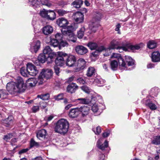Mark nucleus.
Returning a JSON list of instances; mask_svg holds the SVG:
<instances>
[{
    "mask_svg": "<svg viewBox=\"0 0 160 160\" xmlns=\"http://www.w3.org/2000/svg\"><path fill=\"white\" fill-rule=\"evenodd\" d=\"M26 85L24 83L22 78H19L17 82H13L7 84L6 88L7 91L12 95H16L18 93L23 92L26 88Z\"/></svg>",
    "mask_w": 160,
    "mask_h": 160,
    "instance_id": "f257e3e1",
    "label": "nucleus"
},
{
    "mask_svg": "<svg viewBox=\"0 0 160 160\" xmlns=\"http://www.w3.org/2000/svg\"><path fill=\"white\" fill-rule=\"evenodd\" d=\"M69 127L68 121L66 119H62L57 122L55 131L57 132L64 135L68 131Z\"/></svg>",
    "mask_w": 160,
    "mask_h": 160,
    "instance_id": "f03ea898",
    "label": "nucleus"
},
{
    "mask_svg": "<svg viewBox=\"0 0 160 160\" xmlns=\"http://www.w3.org/2000/svg\"><path fill=\"white\" fill-rule=\"evenodd\" d=\"M102 14L98 12H96L95 16L89 25V28L92 32H95L97 30L98 27L100 25L99 22L101 20Z\"/></svg>",
    "mask_w": 160,
    "mask_h": 160,
    "instance_id": "7ed1b4c3",
    "label": "nucleus"
},
{
    "mask_svg": "<svg viewBox=\"0 0 160 160\" xmlns=\"http://www.w3.org/2000/svg\"><path fill=\"white\" fill-rule=\"evenodd\" d=\"M74 28L73 25H71L68 27V30L61 31L64 36L67 37V39L69 42H76L77 38L72 32Z\"/></svg>",
    "mask_w": 160,
    "mask_h": 160,
    "instance_id": "20e7f679",
    "label": "nucleus"
},
{
    "mask_svg": "<svg viewBox=\"0 0 160 160\" xmlns=\"http://www.w3.org/2000/svg\"><path fill=\"white\" fill-rule=\"evenodd\" d=\"M65 55H66V53L63 52H58V56H56L54 60L57 66H63L65 62V59L67 58V56H65Z\"/></svg>",
    "mask_w": 160,
    "mask_h": 160,
    "instance_id": "39448f33",
    "label": "nucleus"
},
{
    "mask_svg": "<svg viewBox=\"0 0 160 160\" xmlns=\"http://www.w3.org/2000/svg\"><path fill=\"white\" fill-rule=\"evenodd\" d=\"M43 53L46 55L49 56L48 58V61H54L55 58L56 57V54L53 52L52 49L49 46H46L43 50Z\"/></svg>",
    "mask_w": 160,
    "mask_h": 160,
    "instance_id": "423d86ee",
    "label": "nucleus"
},
{
    "mask_svg": "<svg viewBox=\"0 0 160 160\" xmlns=\"http://www.w3.org/2000/svg\"><path fill=\"white\" fill-rule=\"evenodd\" d=\"M86 63V62L82 58H80L77 62L76 61L74 67L76 71H79L85 68Z\"/></svg>",
    "mask_w": 160,
    "mask_h": 160,
    "instance_id": "0eeeda50",
    "label": "nucleus"
},
{
    "mask_svg": "<svg viewBox=\"0 0 160 160\" xmlns=\"http://www.w3.org/2000/svg\"><path fill=\"white\" fill-rule=\"evenodd\" d=\"M66 56L67 58L65 59L66 65L69 67L74 66L76 61V59L75 56L72 55L68 56L67 53L66 55H65V56Z\"/></svg>",
    "mask_w": 160,
    "mask_h": 160,
    "instance_id": "6e6552de",
    "label": "nucleus"
},
{
    "mask_svg": "<svg viewBox=\"0 0 160 160\" xmlns=\"http://www.w3.org/2000/svg\"><path fill=\"white\" fill-rule=\"evenodd\" d=\"M57 24L61 28L63 29H67L69 26H68L69 24V22L67 19L64 18H60L57 20Z\"/></svg>",
    "mask_w": 160,
    "mask_h": 160,
    "instance_id": "1a4fd4ad",
    "label": "nucleus"
},
{
    "mask_svg": "<svg viewBox=\"0 0 160 160\" xmlns=\"http://www.w3.org/2000/svg\"><path fill=\"white\" fill-rule=\"evenodd\" d=\"M53 74V72L51 69H47L46 70L43 69L40 76L42 78H44L48 79L52 77Z\"/></svg>",
    "mask_w": 160,
    "mask_h": 160,
    "instance_id": "9d476101",
    "label": "nucleus"
},
{
    "mask_svg": "<svg viewBox=\"0 0 160 160\" xmlns=\"http://www.w3.org/2000/svg\"><path fill=\"white\" fill-rule=\"evenodd\" d=\"M27 67L28 70L29 75L35 76L38 73V71L36 67L31 63H28L27 64Z\"/></svg>",
    "mask_w": 160,
    "mask_h": 160,
    "instance_id": "9b49d317",
    "label": "nucleus"
},
{
    "mask_svg": "<svg viewBox=\"0 0 160 160\" xmlns=\"http://www.w3.org/2000/svg\"><path fill=\"white\" fill-rule=\"evenodd\" d=\"M40 47V42L38 40H35L31 44L30 50L32 53H36Z\"/></svg>",
    "mask_w": 160,
    "mask_h": 160,
    "instance_id": "f8f14e48",
    "label": "nucleus"
},
{
    "mask_svg": "<svg viewBox=\"0 0 160 160\" xmlns=\"http://www.w3.org/2000/svg\"><path fill=\"white\" fill-rule=\"evenodd\" d=\"M111 57L117 58L118 61L120 68H121V67H125L126 63L121 54L117 53H113Z\"/></svg>",
    "mask_w": 160,
    "mask_h": 160,
    "instance_id": "ddd939ff",
    "label": "nucleus"
},
{
    "mask_svg": "<svg viewBox=\"0 0 160 160\" xmlns=\"http://www.w3.org/2000/svg\"><path fill=\"white\" fill-rule=\"evenodd\" d=\"M73 18L76 22L80 23L83 22L84 20V15L82 13L78 12L73 13Z\"/></svg>",
    "mask_w": 160,
    "mask_h": 160,
    "instance_id": "4468645a",
    "label": "nucleus"
},
{
    "mask_svg": "<svg viewBox=\"0 0 160 160\" xmlns=\"http://www.w3.org/2000/svg\"><path fill=\"white\" fill-rule=\"evenodd\" d=\"M75 50L76 52L80 55L85 54L88 52L86 48L81 45H78L76 46Z\"/></svg>",
    "mask_w": 160,
    "mask_h": 160,
    "instance_id": "2eb2a0df",
    "label": "nucleus"
},
{
    "mask_svg": "<svg viewBox=\"0 0 160 160\" xmlns=\"http://www.w3.org/2000/svg\"><path fill=\"white\" fill-rule=\"evenodd\" d=\"M78 86L76 83H72L69 84L67 87V91L70 93H74L78 89Z\"/></svg>",
    "mask_w": 160,
    "mask_h": 160,
    "instance_id": "dca6fc26",
    "label": "nucleus"
},
{
    "mask_svg": "<svg viewBox=\"0 0 160 160\" xmlns=\"http://www.w3.org/2000/svg\"><path fill=\"white\" fill-rule=\"evenodd\" d=\"M78 108L71 109L69 112L68 116L71 118H77L80 114Z\"/></svg>",
    "mask_w": 160,
    "mask_h": 160,
    "instance_id": "f3484780",
    "label": "nucleus"
},
{
    "mask_svg": "<svg viewBox=\"0 0 160 160\" xmlns=\"http://www.w3.org/2000/svg\"><path fill=\"white\" fill-rule=\"evenodd\" d=\"M122 43L113 40L110 42V45L107 49L109 50L111 49H119L120 48V46Z\"/></svg>",
    "mask_w": 160,
    "mask_h": 160,
    "instance_id": "a211bd4d",
    "label": "nucleus"
},
{
    "mask_svg": "<svg viewBox=\"0 0 160 160\" xmlns=\"http://www.w3.org/2000/svg\"><path fill=\"white\" fill-rule=\"evenodd\" d=\"M49 57V56L46 55L43 53L39 54L38 58L42 63H44L46 61H47L48 64L52 63L54 61H48V58Z\"/></svg>",
    "mask_w": 160,
    "mask_h": 160,
    "instance_id": "6ab92c4d",
    "label": "nucleus"
},
{
    "mask_svg": "<svg viewBox=\"0 0 160 160\" xmlns=\"http://www.w3.org/2000/svg\"><path fill=\"white\" fill-rule=\"evenodd\" d=\"M152 61L154 62H160V53L159 51L153 52L151 55Z\"/></svg>",
    "mask_w": 160,
    "mask_h": 160,
    "instance_id": "aec40b11",
    "label": "nucleus"
},
{
    "mask_svg": "<svg viewBox=\"0 0 160 160\" xmlns=\"http://www.w3.org/2000/svg\"><path fill=\"white\" fill-rule=\"evenodd\" d=\"M97 144L98 148L102 151L105 150L108 146V142L107 140H105L103 143L102 144L100 140H99L97 141Z\"/></svg>",
    "mask_w": 160,
    "mask_h": 160,
    "instance_id": "412c9836",
    "label": "nucleus"
},
{
    "mask_svg": "<svg viewBox=\"0 0 160 160\" xmlns=\"http://www.w3.org/2000/svg\"><path fill=\"white\" fill-rule=\"evenodd\" d=\"M78 109L80 112V114L82 113V116L83 117L88 114L90 110L89 108L85 106H83L79 108H78Z\"/></svg>",
    "mask_w": 160,
    "mask_h": 160,
    "instance_id": "4be33fe9",
    "label": "nucleus"
},
{
    "mask_svg": "<svg viewBox=\"0 0 160 160\" xmlns=\"http://www.w3.org/2000/svg\"><path fill=\"white\" fill-rule=\"evenodd\" d=\"M28 4L34 9H36L40 6V3L38 0H28Z\"/></svg>",
    "mask_w": 160,
    "mask_h": 160,
    "instance_id": "5701e85b",
    "label": "nucleus"
},
{
    "mask_svg": "<svg viewBox=\"0 0 160 160\" xmlns=\"http://www.w3.org/2000/svg\"><path fill=\"white\" fill-rule=\"evenodd\" d=\"M53 28L50 25H46L43 27L42 32L45 35H48L52 33L53 32Z\"/></svg>",
    "mask_w": 160,
    "mask_h": 160,
    "instance_id": "b1692460",
    "label": "nucleus"
},
{
    "mask_svg": "<svg viewBox=\"0 0 160 160\" xmlns=\"http://www.w3.org/2000/svg\"><path fill=\"white\" fill-rule=\"evenodd\" d=\"M145 104L147 107H148L152 110H155L157 107L154 103L152 102L149 99H147L145 102Z\"/></svg>",
    "mask_w": 160,
    "mask_h": 160,
    "instance_id": "393cba45",
    "label": "nucleus"
},
{
    "mask_svg": "<svg viewBox=\"0 0 160 160\" xmlns=\"http://www.w3.org/2000/svg\"><path fill=\"white\" fill-rule=\"evenodd\" d=\"M96 72L95 68L93 67H90L87 70L86 75L87 77H90L95 75Z\"/></svg>",
    "mask_w": 160,
    "mask_h": 160,
    "instance_id": "a878e982",
    "label": "nucleus"
},
{
    "mask_svg": "<svg viewBox=\"0 0 160 160\" xmlns=\"http://www.w3.org/2000/svg\"><path fill=\"white\" fill-rule=\"evenodd\" d=\"M55 12V10L54 11L48 10L47 19L52 20H54L56 18Z\"/></svg>",
    "mask_w": 160,
    "mask_h": 160,
    "instance_id": "bb28decb",
    "label": "nucleus"
},
{
    "mask_svg": "<svg viewBox=\"0 0 160 160\" xmlns=\"http://www.w3.org/2000/svg\"><path fill=\"white\" fill-rule=\"evenodd\" d=\"M47 132L44 129L39 130L36 133V136L38 138L40 139V138H45L46 134Z\"/></svg>",
    "mask_w": 160,
    "mask_h": 160,
    "instance_id": "cd10ccee",
    "label": "nucleus"
},
{
    "mask_svg": "<svg viewBox=\"0 0 160 160\" xmlns=\"http://www.w3.org/2000/svg\"><path fill=\"white\" fill-rule=\"evenodd\" d=\"M13 118L12 116H9L8 118L3 120V123L6 124V127H8L9 125L12 123L13 122Z\"/></svg>",
    "mask_w": 160,
    "mask_h": 160,
    "instance_id": "c85d7f7f",
    "label": "nucleus"
},
{
    "mask_svg": "<svg viewBox=\"0 0 160 160\" xmlns=\"http://www.w3.org/2000/svg\"><path fill=\"white\" fill-rule=\"evenodd\" d=\"M83 3V1L82 0H76L73 1L72 4L76 8H79Z\"/></svg>",
    "mask_w": 160,
    "mask_h": 160,
    "instance_id": "c756f323",
    "label": "nucleus"
},
{
    "mask_svg": "<svg viewBox=\"0 0 160 160\" xmlns=\"http://www.w3.org/2000/svg\"><path fill=\"white\" fill-rule=\"evenodd\" d=\"M94 82L98 86L101 87L104 85L105 82V81L101 78H96L94 79Z\"/></svg>",
    "mask_w": 160,
    "mask_h": 160,
    "instance_id": "7c9ffc66",
    "label": "nucleus"
},
{
    "mask_svg": "<svg viewBox=\"0 0 160 160\" xmlns=\"http://www.w3.org/2000/svg\"><path fill=\"white\" fill-rule=\"evenodd\" d=\"M125 60L128 66H132L134 64V60L129 56H125Z\"/></svg>",
    "mask_w": 160,
    "mask_h": 160,
    "instance_id": "2f4dec72",
    "label": "nucleus"
},
{
    "mask_svg": "<svg viewBox=\"0 0 160 160\" xmlns=\"http://www.w3.org/2000/svg\"><path fill=\"white\" fill-rule=\"evenodd\" d=\"M55 11L58 13L59 16H63L69 12L62 9H56L55 10Z\"/></svg>",
    "mask_w": 160,
    "mask_h": 160,
    "instance_id": "473e14b6",
    "label": "nucleus"
},
{
    "mask_svg": "<svg viewBox=\"0 0 160 160\" xmlns=\"http://www.w3.org/2000/svg\"><path fill=\"white\" fill-rule=\"evenodd\" d=\"M118 63L116 60H111L110 62V67L111 69L113 71L116 70L118 68Z\"/></svg>",
    "mask_w": 160,
    "mask_h": 160,
    "instance_id": "72a5a7b5",
    "label": "nucleus"
},
{
    "mask_svg": "<svg viewBox=\"0 0 160 160\" xmlns=\"http://www.w3.org/2000/svg\"><path fill=\"white\" fill-rule=\"evenodd\" d=\"M20 73L24 77H28V75H29L27 67L26 68L25 67H22L20 69Z\"/></svg>",
    "mask_w": 160,
    "mask_h": 160,
    "instance_id": "f704fd0d",
    "label": "nucleus"
},
{
    "mask_svg": "<svg viewBox=\"0 0 160 160\" xmlns=\"http://www.w3.org/2000/svg\"><path fill=\"white\" fill-rule=\"evenodd\" d=\"M128 46V44L127 43L124 44L122 43L120 46V48H119V49L117 50H118L119 52H122L123 51H128L129 50Z\"/></svg>",
    "mask_w": 160,
    "mask_h": 160,
    "instance_id": "c9c22d12",
    "label": "nucleus"
},
{
    "mask_svg": "<svg viewBox=\"0 0 160 160\" xmlns=\"http://www.w3.org/2000/svg\"><path fill=\"white\" fill-rule=\"evenodd\" d=\"M157 46L156 42L153 40L149 41L147 43L148 47L150 49H152L156 48Z\"/></svg>",
    "mask_w": 160,
    "mask_h": 160,
    "instance_id": "e433bc0d",
    "label": "nucleus"
},
{
    "mask_svg": "<svg viewBox=\"0 0 160 160\" xmlns=\"http://www.w3.org/2000/svg\"><path fill=\"white\" fill-rule=\"evenodd\" d=\"M143 45V43H141L139 45H132L128 44V47L129 48V49L130 50H138L140 48V45L142 46Z\"/></svg>",
    "mask_w": 160,
    "mask_h": 160,
    "instance_id": "4c0bfd02",
    "label": "nucleus"
},
{
    "mask_svg": "<svg viewBox=\"0 0 160 160\" xmlns=\"http://www.w3.org/2000/svg\"><path fill=\"white\" fill-rule=\"evenodd\" d=\"M59 42L55 39H50V44L54 47H59Z\"/></svg>",
    "mask_w": 160,
    "mask_h": 160,
    "instance_id": "58836bf2",
    "label": "nucleus"
},
{
    "mask_svg": "<svg viewBox=\"0 0 160 160\" xmlns=\"http://www.w3.org/2000/svg\"><path fill=\"white\" fill-rule=\"evenodd\" d=\"M87 46L91 50L96 49L98 47V45L97 43L92 42L88 43Z\"/></svg>",
    "mask_w": 160,
    "mask_h": 160,
    "instance_id": "ea45409f",
    "label": "nucleus"
},
{
    "mask_svg": "<svg viewBox=\"0 0 160 160\" xmlns=\"http://www.w3.org/2000/svg\"><path fill=\"white\" fill-rule=\"evenodd\" d=\"M85 29L84 27H82L77 32V37L79 38H82L84 35Z\"/></svg>",
    "mask_w": 160,
    "mask_h": 160,
    "instance_id": "a19ab883",
    "label": "nucleus"
},
{
    "mask_svg": "<svg viewBox=\"0 0 160 160\" xmlns=\"http://www.w3.org/2000/svg\"><path fill=\"white\" fill-rule=\"evenodd\" d=\"M41 2L42 5L48 7H50L52 5V2L49 0H41Z\"/></svg>",
    "mask_w": 160,
    "mask_h": 160,
    "instance_id": "79ce46f5",
    "label": "nucleus"
},
{
    "mask_svg": "<svg viewBox=\"0 0 160 160\" xmlns=\"http://www.w3.org/2000/svg\"><path fill=\"white\" fill-rule=\"evenodd\" d=\"M76 100L80 101L79 103L82 104H87L90 102L88 99L85 98H78Z\"/></svg>",
    "mask_w": 160,
    "mask_h": 160,
    "instance_id": "37998d69",
    "label": "nucleus"
},
{
    "mask_svg": "<svg viewBox=\"0 0 160 160\" xmlns=\"http://www.w3.org/2000/svg\"><path fill=\"white\" fill-rule=\"evenodd\" d=\"M50 97L49 94L48 93L42 94L41 95H38L37 97L40 98L41 99L44 100H48Z\"/></svg>",
    "mask_w": 160,
    "mask_h": 160,
    "instance_id": "c03bdc74",
    "label": "nucleus"
},
{
    "mask_svg": "<svg viewBox=\"0 0 160 160\" xmlns=\"http://www.w3.org/2000/svg\"><path fill=\"white\" fill-rule=\"evenodd\" d=\"M152 143L156 145H160V136H156V138L152 141Z\"/></svg>",
    "mask_w": 160,
    "mask_h": 160,
    "instance_id": "a18cd8bd",
    "label": "nucleus"
},
{
    "mask_svg": "<svg viewBox=\"0 0 160 160\" xmlns=\"http://www.w3.org/2000/svg\"><path fill=\"white\" fill-rule=\"evenodd\" d=\"M30 144V148H32L34 147L38 148L39 146V143L38 142H36L33 138L31 139Z\"/></svg>",
    "mask_w": 160,
    "mask_h": 160,
    "instance_id": "49530a36",
    "label": "nucleus"
},
{
    "mask_svg": "<svg viewBox=\"0 0 160 160\" xmlns=\"http://www.w3.org/2000/svg\"><path fill=\"white\" fill-rule=\"evenodd\" d=\"M48 11V10H46L45 9H43L42 11H40V14L42 17L47 19Z\"/></svg>",
    "mask_w": 160,
    "mask_h": 160,
    "instance_id": "de8ad7c7",
    "label": "nucleus"
},
{
    "mask_svg": "<svg viewBox=\"0 0 160 160\" xmlns=\"http://www.w3.org/2000/svg\"><path fill=\"white\" fill-rule=\"evenodd\" d=\"M62 33H58L56 34L55 36V39L57 40V41H58L59 42L63 40V36L64 35L62 32Z\"/></svg>",
    "mask_w": 160,
    "mask_h": 160,
    "instance_id": "09e8293b",
    "label": "nucleus"
},
{
    "mask_svg": "<svg viewBox=\"0 0 160 160\" xmlns=\"http://www.w3.org/2000/svg\"><path fill=\"white\" fill-rule=\"evenodd\" d=\"M28 82L30 81L32 82H31L29 83L30 86L31 87L35 86L37 82V80L34 78H31L29 79H28Z\"/></svg>",
    "mask_w": 160,
    "mask_h": 160,
    "instance_id": "8fccbe9b",
    "label": "nucleus"
},
{
    "mask_svg": "<svg viewBox=\"0 0 160 160\" xmlns=\"http://www.w3.org/2000/svg\"><path fill=\"white\" fill-rule=\"evenodd\" d=\"M63 96L64 94L63 93H60L57 95L54 96V98L56 100L59 101L63 99Z\"/></svg>",
    "mask_w": 160,
    "mask_h": 160,
    "instance_id": "3c124183",
    "label": "nucleus"
},
{
    "mask_svg": "<svg viewBox=\"0 0 160 160\" xmlns=\"http://www.w3.org/2000/svg\"><path fill=\"white\" fill-rule=\"evenodd\" d=\"M81 89L87 93H89L90 92V89L86 85H84L80 87Z\"/></svg>",
    "mask_w": 160,
    "mask_h": 160,
    "instance_id": "603ef678",
    "label": "nucleus"
},
{
    "mask_svg": "<svg viewBox=\"0 0 160 160\" xmlns=\"http://www.w3.org/2000/svg\"><path fill=\"white\" fill-rule=\"evenodd\" d=\"M68 43L62 40L59 42L58 48L59 49H60L61 47H64L65 46H68Z\"/></svg>",
    "mask_w": 160,
    "mask_h": 160,
    "instance_id": "864d4df0",
    "label": "nucleus"
},
{
    "mask_svg": "<svg viewBox=\"0 0 160 160\" xmlns=\"http://www.w3.org/2000/svg\"><path fill=\"white\" fill-rule=\"evenodd\" d=\"M12 137V134L11 133H9L7 135H4L3 139L7 142H8V140H10Z\"/></svg>",
    "mask_w": 160,
    "mask_h": 160,
    "instance_id": "5fc2aeb1",
    "label": "nucleus"
},
{
    "mask_svg": "<svg viewBox=\"0 0 160 160\" xmlns=\"http://www.w3.org/2000/svg\"><path fill=\"white\" fill-rule=\"evenodd\" d=\"M92 130L96 134H99L101 132V127L99 126L97 127L95 129L93 128Z\"/></svg>",
    "mask_w": 160,
    "mask_h": 160,
    "instance_id": "6e6d98bb",
    "label": "nucleus"
},
{
    "mask_svg": "<svg viewBox=\"0 0 160 160\" xmlns=\"http://www.w3.org/2000/svg\"><path fill=\"white\" fill-rule=\"evenodd\" d=\"M77 83H79L80 84H84L85 83V81L82 78H79L76 80Z\"/></svg>",
    "mask_w": 160,
    "mask_h": 160,
    "instance_id": "4d7b16f0",
    "label": "nucleus"
},
{
    "mask_svg": "<svg viewBox=\"0 0 160 160\" xmlns=\"http://www.w3.org/2000/svg\"><path fill=\"white\" fill-rule=\"evenodd\" d=\"M57 65L54 66V69L56 74L58 76H59V73L60 72V68Z\"/></svg>",
    "mask_w": 160,
    "mask_h": 160,
    "instance_id": "13d9d810",
    "label": "nucleus"
},
{
    "mask_svg": "<svg viewBox=\"0 0 160 160\" xmlns=\"http://www.w3.org/2000/svg\"><path fill=\"white\" fill-rule=\"evenodd\" d=\"M92 110L94 113L97 112L98 110V106L96 105H93L92 107Z\"/></svg>",
    "mask_w": 160,
    "mask_h": 160,
    "instance_id": "bf43d9fd",
    "label": "nucleus"
},
{
    "mask_svg": "<svg viewBox=\"0 0 160 160\" xmlns=\"http://www.w3.org/2000/svg\"><path fill=\"white\" fill-rule=\"evenodd\" d=\"M159 90L157 88H154L152 89L151 91L152 92L155 93V94H153L155 96H157L158 94V93L159 92Z\"/></svg>",
    "mask_w": 160,
    "mask_h": 160,
    "instance_id": "052dcab7",
    "label": "nucleus"
},
{
    "mask_svg": "<svg viewBox=\"0 0 160 160\" xmlns=\"http://www.w3.org/2000/svg\"><path fill=\"white\" fill-rule=\"evenodd\" d=\"M32 61L33 63L37 66L39 65L40 64L41 62L39 60L38 58L35 59L33 60Z\"/></svg>",
    "mask_w": 160,
    "mask_h": 160,
    "instance_id": "680f3d73",
    "label": "nucleus"
},
{
    "mask_svg": "<svg viewBox=\"0 0 160 160\" xmlns=\"http://www.w3.org/2000/svg\"><path fill=\"white\" fill-rule=\"evenodd\" d=\"M40 105L41 108L44 109L46 107L47 103L45 102H40Z\"/></svg>",
    "mask_w": 160,
    "mask_h": 160,
    "instance_id": "e2e57ef3",
    "label": "nucleus"
},
{
    "mask_svg": "<svg viewBox=\"0 0 160 160\" xmlns=\"http://www.w3.org/2000/svg\"><path fill=\"white\" fill-rule=\"evenodd\" d=\"M121 27V25L120 23H118L116 25V28L115 29V30L116 31H118V33L119 34H120L121 33V32L120 30V28Z\"/></svg>",
    "mask_w": 160,
    "mask_h": 160,
    "instance_id": "0e129e2a",
    "label": "nucleus"
},
{
    "mask_svg": "<svg viewBox=\"0 0 160 160\" xmlns=\"http://www.w3.org/2000/svg\"><path fill=\"white\" fill-rule=\"evenodd\" d=\"M39 107L38 106H34L32 108V111L35 113L39 110Z\"/></svg>",
    "mask_w": 160,
    "mask_h": 160,
    "instance_id": "69168bd1",
    "label": "nucleus"
},
{
    "mask_svg": "<svg viewBox=\"0 0 160 160\" xmlns=\"http://www.w3.org/2000/svg\"><path fill=\"white\" fill-rule=\"evenodd\" d=\"M97 48V49H96V50L98 51L99 53L105 49V48L103 46H101L98 47Z\"/></svg>",
    "mask_w": 160,
    "mask_h": 160,
    "instance_id": "338daca9",
    "label": "nucleus"
},
{
    "mask_svg": "<svg viewBox=\"0 0 160 160\" xmlns=\"http://www.w3.org/2000/svg\"><path fill=\"white\" fill-rule=\"evenodd\" d=\"M28 150L29 149L28 148L21 149L19 151L18 153L19 154H21L27 152Z\"/></svg>",
    "mask_w": 160,
    "mask_h": 160,
    "instance_id": "774afa93",
    "label": "nucleus"
}]
</instances>
